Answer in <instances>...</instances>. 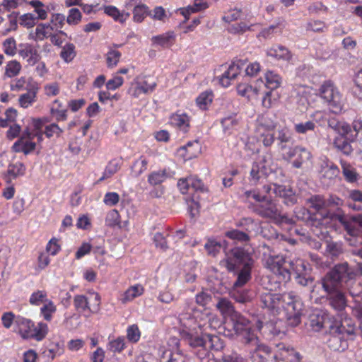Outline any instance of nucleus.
Segmentation results:
<instances>
[{
  "label": "nucleus",
  "mask_w": 362,
  "mask_h": 362,
  "mask_svg": "<svg viewBox=\"0 0 362 362\" xmlns=\"http://www.w3.org/2000/svg\"><path fill=\"white\" fill-rule=\"evenodd\" d=\"M263 324L260 320L252 323L243 316H239L234 324V330L247 347L252 362H267L271 356V349L262 343L257 334Z\"/></svg>",
  "instance_id": "1"
},
{
  "label": "nucleus",
  "mask_w": 362,
  "mask_h": 362,
  "mask_svg": "<svg viewBox=\"0 0 362 362\" xmlns=\"http://www.w3.org/2000/svg\"><path fill=\"white\" fill-rule=\"evenodd\" d=\"M261 302L274 315L284 312L291 326L296 327L300 323L303 303L293 292L284 294L264 293L261 296Z\"/></svg>",
  "instance_id": "2"
},
{
  "label": "nucleus",
  "mask_w": 362,
  "mask_h": 362,
  "mask_svg": "<svg viewBox=\"0 0 362 362\" xmlns=\"http://www.w3.org/2000/svg\"><path fill=\"white\" fill-rule=\"evenodd\" d=\"M356 272L349 267L347 263L336 265L322 280V287L328 294L330 305L337 311H342L346 307L344 294L337 289L339 284H347L355 279Z\"/></svg>",
  "instance_id": "3"
},
{
  "label": "nucleus",
  "mask_w": 362,
  "mask_h": 362,
  "mask_svg": "<svg viewBox=\"0 0 362 362\" xmlns=\"http://www.w3.org/2000/svg\"><path fill=\"white\" fill-rule=\"evenodd\" d=\"M310 206L316 211V213L310 218V224L313 227V233L320 239H326L328 234L327 227L330 222L337 220L339 214V208L337 214L327 211V202L322 196L315 195L308 199Z\"/></svg>",
  "instance_id": "4"
},
{
  "label": "nucleus",
  "mask_w": 362,
  "mask_h": 362,
  "mask_svg": "<svg viewBox=\"0 0 362 362\" xmlns=\"http://www.w3.org/2000/svg\"><path fill=\"white\" fill-rule=\"evenodd\" d=\"M185 329L180 334L187 341L189 345L193 348L202 347L204 349L219 350L223 347V342L217 336L202 334L198 335L196 331L195 321L189 318L184 323Z\"/></svg>",
  "instance_id": "5"
},
{
  "label": "nucleus",
  "mask_w": 362,
  "mask_h": 362,
  "mask_svg": "<svg viewBox=\"0 0 362 362\" xmlns=\"http://www.w3.org/2000/svg\"><path fill=\"white\" fill-rule=\"evenodd\" d=\"M233 257H228L223 264L229 271L235 269L238 264H243V268L238 275V279L234 283V287H240L245 285L251 278V268L253 261L250 254L240 247H235L231 250Z\"/></svg>",
  "instance_id": "6"
},
{
  "label": "nucleus",
  "mask_w": 362,
  "mask_h": 362,
  "mask_svg": "<svg viewBox=\"0 0 362 362\" xmlns=\"http://www.w3.org/2000/svg\"><path fill=\"white\" fill-rule=\"evenodd\" d=\"M332 335L328 340L329 347L334 351H343L347 349V339L355 334V327L351 320L345 318L341 320L340 326L332 327Z\"/></svg>",
  "instance_id": "7"
},
{
  "label": "nucleus",
  "mask_w": 362,
  "mask_h": 362,
  "mask_svg": "<svg viewBox=\"0 0 362 362\" xmlns=\"http://www.w3.org/2000/svg\"><path fill=\"white\" fill-rule=\"evenodd\" d=\"M320 95L329 110L334 114H340L344 107V99L337 87L331 81H325L319 89Z\"/></svg>",
  "instance_id": "8"
},
{
  "label": "nucleus",
  "mask_w": 362,
  "mask_h": 362,
  "mask_svg": "<svg viewBox=\"0 0 362 362\" xmlns=\"http://www.w3.org/2000/svg\"><path fill=\"white\" fill-rule=\"evenodd\" d=\"M75 309L85 317L97 313L100 308L101 298L98 292L89 290L86 295L78 294L74 297Z\"/></svg>",
  "instance_id": "9"
},
{
  "label": "nucleus",
  "mask_w": 362,
  "mask_h": 362,
  "mask_svg": "<svg viewBox=\"0 0 362 362\" xmlns=\"http://www.w3.org/2000/svg\"><path fill=\"white\" fill-rule=\"evenodd\" d=\"M276 127V122L272 115L264 114L258 118L255 134L264 146L269 147L274 144Z\"/></svg>",
  "instance_id": "10"
},
{
  "label": "nucleus",
  "mask_w": 362,
  "mask_h": 362,
  "mask_svg": "<svg viewBox=\"0 0 362 362\" xmlns=\"http://www.w3.org/2000/svg\"><path fill=\"white\" fill-rule=\"evenodd\" d=\"M264 266L272 272L279 282L290 279L291 272L286 266V259L282 255H269L264 259Z\"/></svg>",
  "instance_id": "11"
},
{
  "label": "nucleus",
  "mask_w": 362,
  "mask_h": 362,
  "mask_svg": "<svg viewBox=\"0 0 362 362\" xmlns=\"http://www.w3.org/2000/svg\"><path fill=\"white\" fill-rule=\"evenodd\" d=\"M351 126L344 121L337 122L333 127L334 131L339 134V136L346 137L350 141L357 139L362 146V121L355 119Z\"/></svg>",
  "instance_id": "12"
},
{
  "label": "nucleus",
  "mask_w": 362,
  "mask_h": 362,
  "mask_svg": "<svg viewBox=\"0 0 362 362\" xmlns=\"http://www.w3.org/2000/svg\"><path fill=\"white\" fill-rule=\"evenodd\" d=\"M156 87V83L145 76H136L131 83L128 93L138 98L143 95L151 93Z\"/></svg>",
  "instance_id": "13"
},
{
  "label": "nucleus",
  "mask_w": 362,
  "mask_h": 362,
  "mask_svg": "<svg viewBox=\"0 0 362 362\" xmlns=\"http://www.w3.org/2000/svg\"><path fill=\"white\" fill-rule=\"evenodd\" d=\"M253 211L260 216L270 218L276 223H282L286 219L281 215L275 202L269 197L264 203L254 205Z\"/></svg>",
  "instance_id": "14"
},
{
  "label": "nucleus",
  "mask_w": 362,
  "mask_h": 362,
  "mask_svg": "<svg viewBox=\"0 0 362 362\" xmlns=\"http://www.w3.org/2000/svg\"><path fill=\"white\" fill-rule=\"evenodd\" d=\"M282 157L287 160L296 157L293 160L292 165L296 168H300L305 163L311 160L312 154L306 148L297 145L289 147L288 151L282 153Z\"/></svg>",
  "instance_id": "15"
},
{
  "label": "nucleus",
  "mask_w": 362,
  "mask_h": 362,
  "mask_svg": "<svg viewBox=\"0 0 362 362\" xmlns=\"http://www.w3.org/2000/svg\"><path fill=\"white\" fill-rule=\"evenodd\" d=\"M273 358L275 362H302V356L300 353L284 344L277 345Z\"/></svg>",
  "instance_id": "16"
},
{
  "label": "nucleus",
  "mask_w": 362,
  "mask_h": 362,
  "mask_svg": "<svg viewBox=\"0 0 362 362\" xmlns=\"http://www.w3.org/2000/svg\"><path fill=\"white\" fill-rule=\"evenodd\" d=\"M168 346V349L162 353L163 358H167L168 362H187V357L180 349V341L177 338H170Z\"/></svg>",
  "instance_id": "17"
},
{
  "label": "nucleus",
  "mask_w": 362,
  "mask_h": 362,
  "mask_svg": "<svg viewBox=\"0 0 362 362\" xmlns=\"http://www.w3.org/2000/svg\"><path fill=\"white\" fill-rule=\"evenodd\" d=\"M35 138L36 136L30 134L29 129H25L19 139L13 144V150L16 152H23L25 154L30 153L36 147V144L33 141Z\"/></svg>",
  "instance_id": "18"
},
{
  "label": "nucleus",
  "mask_w": 362,
  "mask_h": 362,
  "mask_svg": "<svg viewBox=\"0 0 362 362\" xmlns=\"http://www.w3.org/2000/svg\"><path fill=\"white\" fill-rule=\"evenodd\" d=\"M263 189L267 194H270L272 191L276 196L284 198L286 204H293L297 201V197L293 190L284 185L270 184L264 185Z\"/></svg>",
  "instance_id": "19"
},
{
  "label": "nucleus",
  "mask_w": 362,
  "mask_h": 362,
  "mask_svg": "<svg viewBox=\"0 0 362 362\" xmlns=\"http://www.w3.org/2000/svg\"><path fill=\"white\" fill-rule=\"evenodd\" d=\"M262 83V79L257 80L253 85L247 83H240L236 87L238 94L249 100H257L261 92Z\"/></svg>",
  "instance_id": "20"
},
{
  "label": "nucleus",
  "mask_w": 362,
  "mask_h": 362,
  "mask_svg": "<svg viewBox=\"0 0 362 362\" xmlns=\"http://www.w3.org/2000/svg\"><path fill=\"white\" fill-rule=\"evenodd\" d=\"M39 89V84L37 82L30 83L27 86V92L18 97L19 106L24 109L31 107L37 101Z\"/></svg>",
  "instance_id": "21"
},
{
  "label": "nucleus",
  "mask_w": 362,
  "mask_h": 362,
  "mask_svg": "<svg viewBox=\"0 0 362 362\" xmlns=\"http://www.w3.org/2000/svg\"><path fill=\"white\" fill-rule=\"evenodd\" d=\"M337 220L343 225L350 235L356 236L359 234V230L355 226V224H358L360 228H362V214L346 218L339 213L337 215Z\"/></svg>",
  "instance_id": "22"
},
{
  "label": "nucleus",
  "mask_w": 362,
  "mask_h": 362,
  "mask_svg": "<svg viewBox=\"0 0 362 362\" xmlns=\"http://www.w3.org/2000/svg\"><path fill=\"white\" fill-rule=\"evenodd\" d=\"M293 92L296 93L297 103L304 108L309 105L313 96L315 95V91L312 87L301 84H296L293 86Z\"/></svg>",
  "instance_id": "23"
},
{
  "label": "nucleus",
  "mask_w": 362,
  "mask_h": 362,
  "mask_svg": "<svg viewBox=\"0 0 362 362\" xmlns=\"http://www.w3.org/2000/svg\"><path fill=\"white\" fill-rule=\"evenodd\" d=\"M18 54L30 66L35 65L41 59L37 47L28 43L19 45Z\"/></svg>",
  "instance_id": "24"
},
{
  "label": "nucleus",
  "mask_w": 362,
  "mask_h": 362,
  "mask_svg": "<svg viewBox=\"0 0 362 362\" xmlns=\"http://www.w3.org/2000/svg\"><path fill=\"white\" fill-rule=\"evenodd\" d=\"M266 54L267 57H272L275 60L287 62H289L293 57L290 50L280 45H275L269 47L266 50Z\"/></svg>",
  "instance_id": "25"
},
{
  "label": "nucleus",
  "mask_w": 362,
  "mask_h": 362,
  "mask_svg": "<svg viewBox=\"0 0 362 362\" xmlns=\"http://www.w3.org/2000/svg\"><path fill=\"white\" fill-rule=\"evenodd\" d=\"M144 291L145 288L141 284L131 285L121 294L119 300L122 304L132 302L135 298L141 296Z\"/></svg>",
  "instance_id": "26"
},
{
  "label": "nucleus",
  "mask_w": 362,
  "mask_h": 362,
  "mask_svg": "<svg viewBox=\"0 0 362 362\" xmlns=\"http://www.w3.org/2000/svg\"><path fill=\"white\" fill-rule=\"evenodd\" d=\"M190 120L187 114L180 111L173 113L170 117L171 124L185 133L189 129Z\"/></svg>",
  "instance_id": "27"
},
{
  "label": "nucleus",
  "mask_w": 362,
  "mask_h": 362,
  "mask_svg": "<svg viewBox=\"0 0 362 362\" xmlns=\"http://www.w3.org/2000/svg\"><path fill=\"white\" fill-rule=\"evenodd\" d=\"M201 152V146L197 141L187 143V145L180 147L178 151V155L182 156L184 160H190L197 157Z\"/></svg>",
  "instance_id": "28"
},
{
  "label": "nucleus",
  "mask_w": 362,
  "mask_h": 362,
  "mask_svg": "<svg viewBox=\"0 0 362 362\" xmlns=\"http://www.w3.org/2000/svg\"><path fill=\"white\" fill-rule=\"evenodd\" d=\"M151 41L154 45L163 48H168L173 46L175 41V35L173 32H168L164 34L153 36Z\"/></svg>",
  "instance_id": "29"
},
{
  "label": "nucleus",
  "mask_w": 362,
  "mask_h": 362,
  "mask_svg": "<svg viewBox=\"0 0 362 362\" xmlns=\"http://www.w3.org/2000/svg\"><path fill=\"white\" fill-rule=\"evenodd\" d=\"M216 307L224 317L228 316H230L232 317L233 325L235 324L237 317L241 316L240 315L234 313L233 307L230 301L226 298L220 299L217 303Z\"/></svg>",
  "instance_id": "30"
},
{
  "label": "nucleus",
  "mask_w": 362,
  "mask_h": 362,
  "mask_svg": "<svg viewBox=\"0 0 362 362\" xmlns=\"http://www.w3.org/2000/svg\"><path fill=\"white\" fill-rule=\"evenodd\" d=\"M18 333L25 339H31L34 322L27 318L21 317L17 320Z\"/></svg>",
  "instance_id": "31"
},
{
  "label": "nucleus",
  "mask_w": 362,
  "mask_h": 362,
  "mask_svg": "<svg viewBox=\"0 0 362 362\" xmlns=\"http://www.w3.org/2000/svg\"><path fill=\"white\" fill-rule=\"evenodd\" d=\"M292 139V133L287 127H283L278 130L277 141L278 146L282 153L288 151L290 147L286 144L289 142Z\"/></svg>",
  "instance_id": "32"
},
{
  "label": "nucleus",
  "mask_w": 362,
  "mask_h": 362,
  "mask_svg": "<svg viewBox=\"0 0 362 362\" xmlns=\"http://www.w3.org/2000/svg\"><path fill=\"white\" fill-rule=\"evenodd\" d=\"M54 28L52 24H38L34 33H30V36L35 40H42L45 37H49Z\"/></svg>",
  "instance_id": "33"
},
{
  "label": "nucleus",
  "mask_w": 362,
  "mask_h": 362,
  "mask_svg": "<svg viewBox=\"0 0 362 362\" xmlns=\"http://www.w3.org/2000/svg\"><path fill=\"white\" fill-rule=\"evenodd\" d=\"M265 86L271 89L275 90L279 88L282 83V77L274 71L267 70L264 73Z\"/></svg>",
  "instance_id": "34"
},
{
  "label": "nucleus",
  "mask_w": 362,
  "mask_h": 362,
  "mask_svg": "<svg viewBox=\"0 0 362 362\" xmlns=\"http://www.w3.org/2000/svg\"><path fill=\"white\" fill-rule=\"evenodd\" d=\"M105 14L112 18L115 21L124 22L129 17V13L124 11L119 10L116 6L109 5L103 7Z\"/></svg>",
  "instance_id": "35"
},
{
  "label": "nucleus",
  "mask_w": 362,
  "mask_h": 362,
  "mask_svg": "<svg viewBox=\"0 0 362 362\" xmlns=\"http://www.w3.org/2000/svg\"><path fill=\"white\" fill-rule=\"evenodd\" d=\"M32 5L35 7L34 11L32 13H26L23 16L24 21H35V20H44L47 17L46 11L42 8V4L39 1H32Z\"/></svg>",
  "instance_id": "36"
},
{
  "label": "nucleus",
  "mask_w": 362,
  "mask_h": 362,
  "mask_svg": "<svg viewBox=\"0 0 362 362\" xmlns=\"http://www.w3.org/2000/svg\"><path fill=\"white\" fill-rule=\"evenodd\" d=\"M50 113L58 122L65 121L67 119V110L63 107L62 103L58 99L53 101Z\"/></svg>",
  "instance_id": "37"
},
{
  "label": "nucleus",
  "mask_w": 362,
  "mask_h": 362,
  "mask_svg": "<svg viewBox=\"0 0 362 362\" xmlns=\"http://www.w3.org/2000/svg\"><path fill=\"white\" fill-rule=\"evenodd\" d=\"M57 312V306L53 301L49 300L42 305L40 310L41 317L47 322L52 321L54 315Z\"/></svg>",
  "instance_id": "38"
},
{
  "label": "nucleus",
  "mask_w": 362,
  "mask_h": 362,
  "mask_svg": "<svg viewBox=\"0 0 362 362\" xmlns=\"http://www.w3.org/2000/svg\"><path fill=\"white\" fill-rule=\"evenodd\" d=\"M49 332V327L47 324L40 322L37 325H33L32 337L31 339H34L36 341H42L44 339Z\"/></svg>",
  "instance_id": "39"
},
{
  "label": "nucleus",
  "mask_w": 362,
  "mask_h": 362,
  "mask_svg": "<svg viewBox=\"0 0 362 362\" xmlns=\"http://www.w3.org/2000/svg\"><path fill=\"white\" fill-rule=\"evenodd\" d=\"M148 161L144 156H140L132 166L131 175L137 177L147 170Z\"/></svg>",
  "instance_id": "40"
},
{
  "label": "nucleus",
  "mask_w": 362,
  "mask_h": 362,
  "mask_svg": "<svg viewBox=\"0 0 362 362\" xmlns=\"http://www.w3.org/2000/svg\"><path fill=\"white\" fill-rule=\"evenodd\" d=\"M260 141L258 137L255 135L247 137L245 143V150L248 152L250 155L257 153L260 150Z\"/></svg>",
  "instance_id": "41"
},
{
  "label": "nucleus",
  "mask_w": 362,
  "mask_h": 362,
  "mask_svg": "<svg viewBox=\"0 0 362 362\" xmlns=\"http://www.w3.org/2000/svg\"><path fill=\"white\" fill-rule=\"evenodd\" d=\"M341 165L342 173L346 180L349 182H354L357 181L358 175L356 173V169L350 164L344 161L341 162Z\"/></svg>",
  "instance_id": "42"
},
{
  "label": "nucleus",
  "mask_w": 362,
  "mask_h": 362,
  "mask_svg": "<svg viewBox=\"0 0 362 362\" xmlns=\"http://www.w3.org/2000/svg\"><path fill=\"white\" fill-rule=\"evenodd\" d=\"M42 124L43 122L41 119H33L30 127L26 128L29 129L33 136H36L38 142H41L43 139Z\"/></svg>",
  "instance_id": "43"
},
{
  "label": "nucleus",
  "mask_w": 362,
  "mask_h": 362,
  "mask_svg": "<svg viewBox=\"0 0 362 362\" xmlns=\"http://www.w3.org/2000/svg\"><path fill=\"white\" fill-rule=\"evenodd\" d=\"M49 299L47 298V293L45 291L37 290L33 292L29 299V303L35 306H38L40 304H45L46 301H49Z\"/></svg>",
  "instance_id": "44"
},
{
  "label": "nucleus",
  "mask_w": 362,
  "mask_h": 362,
  "mask_svg": "<svg viewBox=\"0 0 362 362\" xmlns=\"http://www.w3.org/2000/svg\"><path fill=\"white\" fill-rule=\"evenodd\" d=\"M76 55L75 46L71 43L66 44L60 52L61 58L66 62L69 63L73 61Z\"/></svg>",
  "instance_id": "45"
},
{
  "label": "nucleus",
  "mask_w": 362,
  "mask_h": 362,
  "mask_svg": "<svg viewBox=\"0 0 362 362\" xmlns=\"http://www.w3.org/2000/svg\"><path fill=\"white\" fill-rule=\"evenodd\" d=\"M213 100V93L211 91H204L196 99L197 105L201 110H206L208 106Z\"/></svg>",
  "instance_id": "46"
},
{
  "label": "nucleus",
  "mask_w": 362,
  "mask_h": 362,
  "mask_svg": "<svg viewBox=\"0 0 362 362\" xmlns=\"http://www.w3.org/2000/svg\"><path fill=\"white\" fill-rule=\"evenodd\" d=\"M148 16H150V11L146 5L141 4L134 8L133 17L135 21L141 22Z\"/></svg>",
  "instance_id": "47"
},
{
  "label": "nucleus",
  "mask_w": 362,
  "mask_h": 362,
  "mask_svg": "<svg viewBox=\"0 0 362 362\" xmlns=\"http://www.w3.org/2000/svg\"><path fill=\"white\" fill-rule=\"evenodd\" d=\"M349 139L343 136H337L334 140V146L345 154H349L352 149L349 144Z\"/></svg>",
  "instance_id": "48"
},
{
  "label": "nucleus",
  "mask_w": 362,
  "mask_h": 362,
  "mask_svg": "<svg viewBox=\"0 0 362 362\" xmlns=\"http://www.w3.org/2000/svg\"><path fill=\"white\" fill-rule=\"evenodd\" d=\"M21 70V65L18 61H9L5 66V76L8 78H13L17 76Z\"/></svg>",
  "instance_id": "49"
},
{
  "label": "nucleus",
  "mask_w": 362,
  "mask_h": 362,
  "mask_svg": "<svg viewBox=\"0 0 362 362\" xmlns=\"http://www.w3.org/2000/svg\"><path fill=\"white\" fill-rule=\"evenodd\" d=\"M290 267L296 275L308 274L309 268L305 262L301 259H297L290 263Z\"/></svg>",
  "instance_id": "50"
},
{
  "label": "nucleus",
  "mask_w": 362,
  "mask_h": 362,
  "mask_svg": "<svg viewBox=\"0 0 362 362\" xmlns=\"http://www.w3.org/2000/svg\"><path fill=\"white\" fill-rule=\"evenodd\" d=\"M105 224L111 228L120 227V215L117 210L112 209L107 214Z\"/></svg>",
  "instance_id": "51"
},
{
  "label": "nucleus",
  "mask_w": 362,
  "mask_h": 362,
  "mask_svg": "<svg viewBox=\"0 0 362 362\" xmlns=\"http://www.w3.org/2000/svg\"><path fill=\"white\" fill-rule=\"evenodd\" d=\"M25 171V165L20 162L9 165L7 170L8 175L11 178H16L18 176H22L24 175Z\"/></svg>",
  "instance_id": "52"
},
{
  "label": "nucleus",
  "mask_w": 362,
  "mask_h": 362,
  "mask_svg": "<svg viewBox=\"0 0 362 362\" xmlns=\"http://www.w3.org/2000/svg\"><path fill=\"white\" fill-rule=\"evenodd\" d=\"M244 197L247 202H250L253 200L257 203V204L264 203L268 198L267 196L261 194L260 192L255 190L245 192Z\"/></svg>",
  "instance_id": "53"
},
{
  "label": "nucleus",
  "mask_w": 362,
  "mask_h": 362,
  "mask_svg": "<svg viewBox=\"0 0 362 362\" xmlns=\"http://www.w3.org/2000/svg\"><path fill=\"white\" fill-rule=\"evenodd\" d=\"M316 127L313 121L296 123L294 125V130L298 134H305L309 132L314 131Z\"/></svg>",
  "instance_id": "54"
},
{
  "label": "nucleus",
  "mask_w": 362,
  "mask_h": 362,
  "mask_svg": "<svg viewBox=\"0 0 362 362\" xmlns=\"http://www.w3.org/2000/svg\"><path fill=\"white\" fill-rule=\"evenodd\" d=\"M121 57V53L114 49H110L106 54V62L108 68L116 66Z\"/></svg>",
  "instance_id": "55"
},
{
  "label": "nucleus",
  "mask_w": 362,
  "mask_h": 362,
  "mask_svg": "<svg viewBox=\"0 0 362 362\" xmlns=\"http://www.w3.org/2000/svg\"><path fill=\"white\" fill-rule=\"evenodd\" d=\"M61 250L60 239L53 237L46 245V252L54 256Z\"/></svg>",
  "instance_id": "56"
},
{
  "label": "nucleus",
  "mask_w": 362,
  "mask_h": 362,
  "mask_svg": "<svg viewBox=\"0 0 362 362\" xmlns=\"http://www.w3.org/2000/svg\"><path fill=\"white\" fill-rule=\"evenodd\" d=\"M127 337L130 342L136 343L141 337V332L136 325H132L127 329Z\"/></svg>",
  "instance_id": "57"
},
{
  "label": "nucleus",
  "mask_w": 362,
  "mask_h": 362,
  "mask_svg": "<svg viewBox=\"0 0 362 362\" xmlns=\"http://www.w3.org/2000/svg\"><path fill=\"white\" fill-rule=\"evenodd\" d=\"M126 346L124 337H119L111 340L108 344V349L112 352H121Z\"/></svg>",
  "instance_id": "58"
},
{
  "label": "nucleus",
  "mask_w": 362,
  "mask_h": 362,
  "mask_svg": "<svg viewBox=\"0 0 362 362\" xmlns=\"http://www.w3.org/2000/svg\"><path fill=\"white\" fill-rule=\"evenodd\" d=\"M167 16V12L162 6H156L151 12H150L151 19L156 21H166Z\"/></svg>",
  "instance_id": "59"
},
{
  "label": "nucleus",
  "mask_w": 362,
  "mask_h": 362,
  "mask_svg": "<svg viewBox=\"0 0 362 362\" xmlns=\"http://www.w3.org/2000/svg\"><path fill=\"white\" fill-rule=\"evenodd\" d=\"M3 49L6 54L13 56L16 53V43L13 38H7L3 42Z\"/></svg>",
  "instance_id": "60"
},
{
  "label": "nucleus",
  "mask_w": 362,
  "mask_h": 362,
  "mask_svg": "<svg viewBox=\"0 0 362 362\" xmlns=\"http://www.w3.org/2000/svg\"><path fill=\"white\" fill-rule=\"evenodd\" d=\"M323 176L328 180H332L337 177L339 174L338 167L334 164L327 165L322 168Z\"/></svg>",
  "instance_id": "61"
},
{
  "label": "nucleus",
  "mask_w": 362,
  "mask_h": 362,
  "mask_svg": "<svg viewBox=\"0 0 362 362\" xmlns=\"http://www.w3.org/2000/svg\"><path fill=\"white\" fill-rule=\"evenodd\" d=\"M124 83V78L118 75H114L112 78L108 80L105 83L108 90H115L121 87Z\"/></svg>",
  "instance_id": "62"
},
{
  "label": "nucleus",
  "mask_w": 362,
  "mask_h": 362,
  "mask_svg": "<svg viewBox=\"0 0 362 362\" xmlns=\"http://www.w3.org/2000/svg\"><path fill=\"white\" fill-rule=\"evenodd\" d=\"M60 87L57 82H52L44 86L45 94L48 97H54L59 93Z\"/></svg>",
  "instance_id": "63"
},
{
  "label": "nucleus",
  "mask_w": 362,
  "mask_h": 362,
  "mask_svg": "<svg viewBox=\"0 0 362 362\" xmlns=\"http://www.w3.org/2000/svg\"><path fill=\"white\" fill-rule=\"evenodd\" d=\"M63 130L55 123H52L45 127V134L47 137L51 138L54 136L59 137Z\"/></svg>",
  "instance_id": "64"
}]
</instances>
